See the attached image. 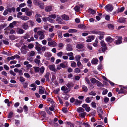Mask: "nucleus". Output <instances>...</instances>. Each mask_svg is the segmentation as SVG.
Returning a JSON list of instances; mask_svg holds the SVG:
<instances>
[{"label": "nucleus", "instance_id": "nucleus-19", "mask_svg": "<svg viewBox=\"0 0 127 127\" xmlns=\"http://www.w3.org/2000/svg\"><path fill=\"white\" fill-rule=\"evenodd\" d=\"M76 48L78 49H81L84 47V45L81 44H77L76 46Z\"/></svg>", "mask_w": 127, "mask_h": 127}, {"label": "nucleus", "instance_id": "nucleus-11", "mask_svg": "<svg viewBox=\"0 0 127 127\" xmlns=\"http://www.w3.org/2000/svg\"><path fill=\"white\" fill-rule=\"evenodd\" d=\"M66 50L67 51H71L73 50L72 46L70 44H68L66 48Z\"/></svg>", "mask_w": 127, "mask_h": 127}, {"label": "nucleus", "instance_id": "nucleus-61", "mask_svg": "<svg viewBox=\"0 0 127 127\" xmlns=\"http://www.w3.org/2000/svg\"><path fill=\"white\" fill-rule=\"evenodd\" d=\"M90 95L95 96L96 95V93L93 91H92L89 93Z\"/></svg>", "mask_w": 127, "mask_h": 127}, {"label": "nucleus", "instance_id": "nucleus-41", "mask_svg": "<svg viewBox=\"0 0 127 127\" xmlns=\"http://www.w3.org/2000/svg\"><path fill=\"white\" fill-rule=\"evenodd\" d=\"M35 54V53L33 51H31L30 53V56L32 57L34 56Z\"/></svg>", "mask_w": 127, "mask_h": 127}, {"label": "nucleus", "instance_id": "nucleus-17", "mask_svg": "<svg viewBox=\"0 0 127 127\" xmlns=\"http://www.w3.org/2000/svg\"><path fill=\"white\" fill-rule=\"evenodd\" d=\"M50 73L49 72H47L44 75V77L46 79V80L47 81H49V76L50 75Z\"/></svg>", "mask_w": 127, "mask_h": 127}, {"label": "nucleus", "instance_id": "nucleus-9", "mask_svg": "<svg viewBox=\"0 0 127 127\" xmlns=\"http://www.w3.org/2000/svg\"><path fill=\"white\" fill-rule=\"evenodd\" d=\"M61 90L64 91V92L65 93H68L70 91V90L65 86H63L61 88Z\"/></svg>", "mask_w": 127, "mask_h": 127}, {"label": "nucleus", "instance_id": "nucleus-31", "mask_svg": "<svg viewBox=\"0 0 127 127\" xmlns=\"http://www.w3.org/2000/svg\"><path fill=\"white\" fill-rule=\"evenodd\" d=\"M35 72H38L40 70V68L38 67L35 66L33 67Z\"/></svg>", "mask_w": 127, "mask_h": 127}, {"label": "nucleus", "instance_id": "nucleus-12", "mask_svg": "<svg viewBox=\"0 0 127 127\" xmlns=\"http://www.w3.org/2000/svg\"><path fill=\"white\" fill-rule=\"evenodd\" d=\"M37 5H38L39 7L42 9H43L44 8V4L41 1L38 2Z\"/></svg>", "mask_w": 127, "mask_h": 127}, {"label": "nucleus", "instance_id": "nucleus-13", "mask_svg": "<svg viewBox=\"0 0 127 127\" xmlns=\"http://www.w3.org/2000/svg\"><path fill=\"white\" fill-rule=\"evenodd\" d=\"M52 6H46L45 8V11L47 12L50 11L52 10Z\"/></svg>", "mask_w": 127, "mask_h": 127}, {"label": "nucleus", "instance_id": "nucleus-28", "mask_svg": "<svg viewBox=\"0 0 127 127\" xmlns=\"http://www.w3.org/2000/svg\"><path fill=\"white\" fill-rule=\"evenodd\" d=\"M57 33L59 37L61 38L63 37L62 34V32L60 31H59L57 32Z\"/></svg>", "mask_w": 127, "mask_h": 127}, {"label": "nucleus", "instance_id": "nucleus-25", "mask_svg": "<svg viewBox=\"0 0 127 127\" xmlns=\"http://www.w3.org/2000/svg\"><path fill=\"white\" fill-rule=\"evenodd\" d=\"M88 11L89 13L92 14H94L95 13V10L91 9H89Z\"/></svg>", "mask_w": 127, "mask_h": 127}, {"label": "nucleus", "instance_id": "nucleus-60", "mask_svg": "<svg viewBox=\"0 0 127 127\" xmlns=\"http://www.w3.org/2000/svg\"><path fill=\"white\" fill-rule=\"evenodd\" d=\"M49 26V25L48 24H45L44 26V29L45 30H47L48 29Z\"/></svg>", "mask_w": 127, "mask_h": 127}, {"label": "nucleus", "instance_id": "nucleus-3", "mask_svg": "<svg viewBox=\"0 0 127 127\" xmlns=\"http://www.w3.org/2000/svg\"><path fill=\"white\" fill-rule=\"evenodd\" d=\"M118 38V39L115 40V43L116 45H118L122 43V37L116 36Z\"/></svg>", "mask_w": 127, "mask_h": 127}, {"label": "nucleus", "instance_id": "nucleus-63", "mask_svg": "<svg viewBox=\"0 0 127 127\" xmlns=\"http://www.w3.org/2000/svg\"><path fill=\"white\" fill-rule=\"evenodd\" d=\"M25 80V79L22 77H21L20 78V81L21 82H24Z\"/></svg>", "mask_w": 127, "mask_h": 127}, {"label": "nucleus", "instance_id": "nucleus-33", "mask_svg": "<svg viewBox=\"0 0 127 127\" xmlns=\"http://www.w3.org/2000/svg\"><path fill=\"white\" fill-rule=\"evenodd\" d=\"M75 11L77 12H79L80 11V7L78 6H76L74 8Z\"/></svg>", "mask_w": 127, "mask_h": 127}, {"label": "nucleus", "instance_id": "nucleus-46", "mask_svg": "<svg viewBox=\"0 0 127 127\" xmlns=\"http://www.w3.org/2000/svg\"><path fill=\"white\" fill-rule=\"evenodd\" d=\"M74 72L75 73H78L80 72V70L79 68H76L74 70Z\"/></svg>", "mask_w": 127, "mask_h": 127}, {"label": "nucleus", "instance_id": "nucleus-18", "mask_svg": "<svg viewBox=\"0 0 127 127\" xmlns=\"http://www.w3.org/2000/svg\"><path fill=\"white\" fill-rule=\"evenodd\" d=\"M125 9V8L124 7H122L121 8H118L117 11V12L118 13L119 12H121L123 11Z\"/></svg>", "mask_w": 127, "mask_h": 127}, {"label": "nucleus", "instance_id": "nucleus-38", "mask_svg": "<svg viewBox=\"0 0 127 127\" xmlns=\"http://www.w3.org/2000/svg\"><path fill=\"white\" fill-rule=\"evenodd\" d=\"M82 101L80 100H78V99H77L75 101V104L76 105H80L82 103Z\"/></svg>", "mask_w": 127, "mask_h": 127}, {"label": "nucleus", "instance_id": "nucleus-10", "mask_svg": "<svg viewBox=\"0 0 127 127\" xmlns=\"http://www.w3.org/2000/svg\"><path fill=\"white\" fill-rule=\"evenodd\" d=\"M98 60L96 58H94L91 61V63L92 64L95 65L98 63Z\"/></svg>", "mask_w": 127, "mask_h": 127}, {"label": "nucleus", "instance_id": "nucleus-5", "mask_svg": "<svg viewBox=\"0 0 127 127\" xmlns=\"http://www.w3.org/2000/svg\"><path fill=\"white\" fill-rule=\"evenodd\" d=\"M60 65L61 67L63 68L67 67L68 66V62H65L61 63L60 64Z\"/></svg>", "mask_w": 127, "mask_h": 127}, {"label": "nucleus", "instance_id": "nucleus-20", "mask_svg": "<svg viewBox=\"0 0 127 127\" xmlns=\"http://www.w3.org/2000/svg\"><path fill=\"white\" fill-rule=\"evenodd\" d=\"M97 112L99 113V114L100 115H102L103 114V112L102 109L100 107L97 108Z\"/></svg>", "mask_w": 127, "mask_h": 127}, {"label": "nucleus", "instance_id": "nucleus-27", "mask_svg": "<svg viewBox=\"0 0 127 127\" xmlns=\"http://www.w3.org/2000/svg\"><path fill=\"white\" fill-rule=\"evenodd\" d=\"M85 111L84 109L81 108H78L77 109V111L79 113H81L84 112Z\"/></svg>", "mask_w": 127, "mask_h": 127}, {"label": "nucleus", "instance_id": "nucleus-36", "mask_svg": "<svg viewBox=\"0 0 127 127\" xmlns=\"http://www.w3.org/2000/svg\"><path fill=\"white\" fill-rule=\"evenodd\" d=\"M69 33L75 32H77V30L75 29H70L68 31Z\"/></svg>", "mask_w": 127, "mask_h": 127}, {"label": "nucleus", "instance_id": "nucleus-7", "mask_svg": "<svg viewBox=\"0 0 127 127\" xmlns=\"http://www.w3.org/2000/svg\"><path fill=\"white\" fill-rule=\"evenodd\" d=\"M57 43L54 41H49L48 42V45L49 46H53V47H55L57 46Z\"/></svg>", "mask_w": 127, "mask_h": 127}, {"label": "nucleus", "instance_id": "nucleus-50", "mask_svg": "<svg viewBox=\"0 0 127 127\" xmlns=\"http://www.w3.org/2000/svg\"><path fill=\"white\" fill-rule=\"evenodd\" d=\"M35 49L38 51L39 53H41V52H40V51L41 49L40 47L38 46H36L35 47Z\"/></svg>", "mask_w": 127, "mask_h": 127}, {"label": "nucleus", "instance_id": "nucleus-42", "mask_svg": "<svg viewBox=\"0 0 127 127\" xmlns=\"http://www.w3.org/2000/svg\"><path fill=\"white\" fill-rule=\"evenodd\" d=\"M45 70V68L43 66H42L40 68V73L42 74L44 72Z\"/></svg>", "mask_w": 127, "mask_h": 127}, {"label": "nucleus", "instance_id": "nucleus-44", "mask_svg": "<svg viewBox=\"0 0 127 127\" xmlns=\"http://www.w3.org/2000/svg\"><path fill=\"white\" fill-rule=\"evenodd\" d=\"M1 81L3 82L4 84H7L8 83V81H7L6 79L5 78H2L1 80Z\"/></svg>", "mask_w": 127, "mask_h": 127}, {"label": "nucleus", "instance_id": "nucleus-8", "mask_svg": "<svg viewBox=\"0 0 127 127\" xmlns=\"http://www.w3.org/2000/svg\"><path fill=\"white\" fill-rule=\"evenodd\" d=\"M45 91V90L44 88L41 86L39 87V93L41 95L43 94Z\"/></svg>", "mask_w": 127, "mask_h": 127}, {"label": "nucleus", "instance_id": "nucleus-35", "mask_svg": "<svg viewBox=\"0 0 127 127\" xmlns=\"http://www.w3.org/2000/svg\"><path fill=\"white\" fill-rule=\"evenodd\" d=\"M100 43L101 45L102 46L105 47L106 46V44L103 40H102L100 41Z\"/></svg>", "mask_w": 127, "mask_h": 127}, {"label": "nucleus", "instance_id": "nucleus-16", "mask_svg": "<svg viewBox=\"0 0 127 127\" xmlns=\"http://www.w3.org/2000/svg\"><path fill=\"white\" fill-rule=\"evenodd\" d=\"M114 40V39L112 38L110 36L107 37L105 39L106 40L107 42H108L110 43L112 42Z\"/></svg>", "mask_w": 127, "mask_h": 127}, {"label": "nucleus", "instance_id": "nucleus-43", "mask_svg": "<svg viewBox=\"0 0 127 127\" xmlns=\"http://www.w3.org/2000/svg\"><path fill=\"white\" fill-rule=\"evenodd\" d=\"M90 80L91 82L93 84L95 83H96L97 81V80H96L95 78H92Z\"/></svg>", "mask_w": 127, "mask_h": 127}, {"label": "nucleus", "instance_id": "nucleus-55", "mask_svg": "<svg viewBox=\"0 0 127 127\" xmlns=\"http://www.w3.org/2000/svg\"><path fill=\"white\" fill-rule=\"evenodd\" d=\"M71 66L72 67H75L76 66V64L75 62H73L71 64Z\"/></svg>", "mask_w": 127, "mask_h": 127}, {"label": "nucleus", "instance_id": "nucleus-51", "mask_svg": "<svg viewBox=\"0 0 127 127\" xmlns=\"http://www.w3.org/2000/svg\"><path fill=\"white\" fill-rule=\"evenodd\" d=\"M27 60L31 62H33V60L32 57H28L27 58Z\"/></svg>", "mask_w": 127, "mask_h": 127}, {"label": "nucleus", "instance_id": "nucleus-2", "mask_svg": "<svg viewBox=\"0 0 127 127\" xmlns=\"http://www.w3.org/2000/svg\"><path fill=\"white\" fill-rule=\"evenodd\" d=\"M104 8L108 12H111L113 10V7L111 5L108 4Z\"/></svg>", "mask_w": 127, "mask_h": 127}, {"label": "nucleus", "instance_id": "nucleus-24", "mask_svg": "<svg viewBox=\"0 0 127 127\" xmlns=\"http://www.w3.org/2000/svg\"><path fill=\"white\" fill-rule=\"evenodd\" d=\"M62 18L65 20H68L69 19L68 16L65 15H64L62 16Z\"/></svg>", "mask_w": 127, "mask_h": 127}, {"label": "nucleus", "instance_id": "nucleus-30", "mask_svg": "<svg viewBox=\"0 0 127 127\" xmlns=\"http://www.w3.org/2000/svg\"><path fill=\"white\" fill-rule=\"evenodd\" d=\"M25 32V31L22 29H19L17 31V33L20 34L23 33Z\"/></svg>", "mask_w": 127, "mask_h": 127}, {"label": "nucleus", "instance_id": "nucleus-1", "mask_svg": "<svg viewBox=\"0 0 127 127\" xmlns=\"http://www.w3.org/2000/svg\"><path fill=\"white\" fill-rule=\"evenodd\" d=\"M37 34L40 36L39 38L40 40H41L44 38L45 35L44 34L43 32L39 31L37 32Z\"/></svg>", "mask_w": 127, "mask_h": 127}, {"label": "nucleus", "instance_id": "nucleus-21", "mask_svg": "<svg viewBox=\"0 0 127 127\" xmlns=\"http://www.w3.org/2000/svg\"><path fill=\"white\" fill-rule=\"evenodd\" d=\"M20 18L22 20L25 21L28 20L29 19V18L28 17L25 16H21L20 17Z\"/></svg>", "mask_w": 127, "mask_h": 127}, {"label": "nucleus", "instance_id": "nucleus-62", "mask_svg": "<svg viewBox=\"0 0 127 127\" xmlns=\"http://www.w3.org/2000/svg\"><path fill=\"white\" fill-rule=\"evenodd\" d=\"M98 42V41L96 40L95 41V42L93 44V45L94 47H97V43Z\"/></svg>", "mask_w": 127, "mask_h": 127}, {"label": "nucleus", "instance_id": "nucleus-14", "mask_svg": "<svg viewBox=\"0 0 127 127\" xmlns=\"http://www.w3.org/2000/svg\"><path fill=\"white\" fill-rule=\"evenodd\" d=\"M22 28L25 30L28 29L29 28L28 25L26 23H24L22 25Z\"/></svg>", "mask_w": 127, "mask_h": 127}, {"label": "nucleus", "instance_id": "nucleus-52", "mask_svg": "<svg viewBox=\"0 0 127 127\" xmlns=\"http://www.w3.org/2000/svg\"><path fill=\"white\" fill-rule=\"evenodd\" d=\"M49 17H47V18L43 17L42 18L43 21L45 22H46L47 21L49 20Z\"/></svg>", "mask_w": 127, "mask_h": 127}, {"label": "nucleus", "instance_id": "nucleus-37", "mask_svg": "<svg viewBox=\"0 0 127 127\" xmlns=\"http://www.w3.org/2000/svg\"><path fill=\"white\" fill-rule=\"evenodd\" d=\"M40 114L44 117H45L46 116V114L44 111H41L40 112Z\"/></svg>", "mask_w": 127, "mask_h": 127}, {"label": "nucleus", "instance_id": "nucleus-23", "mask_svg": "<svg viewBox=\"0 0 127 127\" xmlns=\"http://www.w3.org/2000/svg\"><path fill=\"white\" fill-rule=\"evenodd\" d=\"M96 84L97 85V86L98 87H103L104 86V85L101 83L100 82L97 81L96 82Z\"/></svg>", "mask_w": 127, "mask_h": 127}, {"label": "nucleus", "instance_id": "nucleus-15", "mask_svg": "<svg viewBox=\"0 0 127 127\" xmlns=\"http://www.w3.org/2000/svg\"><path fill=\"white\" fill-rule=\"evenodd\" d=\"M126 18H121L118 20V22L119 23H125L126 22Z\"/></svg>", "mask_w": 127, "mask_h": 127}, {"label": "nucleus", "instance_id": "nucleus-39", "mask_svg": "<svg viewBox=\"0 0 127 127\" xmlns=\"http://www.w3.org/2000/svg\"><path fill=\"white\" fill-rule=\"evenodd\" d=\"M30 37V35L27 33L26 34L24 35L23 36V38L25 39H27L29 38Z\"/></svg>", "mask_w": 127, "mask_h": 127}, {"label": "nucleus", "instance_id": "nucleus-64", "mask_svg": "<svg viewBox=\"0 0 127 127\" xmlns=\"http://www.w3.org/2000/svg\"><path fill=\"white\" fill-rule=\"evenodd\" d=\"M85 101L87 103H90L91 102V100L89 97H87L85 99Z\"/></svg>", "mask_w": 127, "mask_h": 127}, {"label": "nucleus", "instance_id": "nucleus-53", "mask_svg": "<svg viewBox=\"0 0 127 127\" xmlns=\"http://www.w3.org/2000/svg\"><path fill=\"white\" fill-rule=\"evenodd\" d=\"M34 40V39L33 36H32L31 37L30 39H28L27 40L29 42H30L31 41H33Z\"/></svg>", "mask_w": 127, "mask_h": 127}, {"label": "nucleus", "instance_id": "nucleus-59", "mask_svg": "<svg viewBox=\"0 0 127 127\" xmlns=\"http://www.w3.org/2000/svg\"><path fill=\"white\" fill-rule=\"evenodd\" d=\"M40 1L39 0H34L33 3L35 5H37L38 2Z\"/></svg>", "mask_w": 127, "mask_h": 127}, {"label": "nucleus", "instance_id": "nucleus-34", "mask_svg": "<svg viewBox=\"0 0 127 127\" xmlns=\"http://www.w3.org/2000/svg\"><path fill=\"white\" fill-rule=\"evenodd\" d=\"M82 89L83 90L84 92H86L88 90V89L87 87L85 85H83Z\"/></svg>", "mask_w": 127, "mask_h": 127}, {"label": "nucleus", "instance_id": "nucleus-47", "mask_svg": "<svg viewBox=\"0 0 127 127\" xmlns=\"http://www.w3.org/2000/svg\"><path fill=\"white\" fill-rule=\"evenodd\" d=\"M34 62L38 64H39L40 63V60L37 59H35L34 60Z\"/></svg>", "mask_w": 127, "mask_h": 127}, {"label": "nucleus", "instance_id": "nucleus-48", "mask_svg": "<svg viewBox=\"0 0 127 127\" xmlns=\"http://www.w3.org/2000/svg\"><path fill=\"white\" fill-rule=\"evenodd\" d=\"M49 17L53 19H55L56 17V15L55 14H51L49 15Z\"/></svg>", "mask_w": 127, "mask_h": 127}, {"label": "nucleus", "instance_id": "nucleus-58", "mask_svg": "<svg viewBox=\"0 0 127 127\" xmlns=\"http://www.w3.org/2000/svg\"><path fill=\"white\" fill-rule=\"evenodd\" d=\"M23 111L22 108L21 107H20V109H17V112H18L21 113Z\"/></svg>", "mask_w": 127, "mask_h": 127}, {"label": "nucleus", "instance_id": "nucleus-54", "mask_svg": "<svg viewBox=\"0 0 127 127\" xmlns=\"http://www.w3.org/2000/svg\"><path fill=\"white\" fill-rule=\"evenodd\" d=\"M104 34V32H102V34L100 35L99 37V39L100 40H101L104 38V37L103 35Z\"/></svg>", "mask_w": 127, "mask_h": 127}, {"label": "nucleus", "instance_id": "nucleus-56", "mask_svg": "<svg viewBox=\"0 0 127 127\" xmlns=\"http://www.w3.org/2000/svg\"><path fill=\"white\" fill-rule=\"evenodd\" d=\"M75 58H76L77 61H79L81 58L80 56L79 55H76L75 57Z\"/></svg>", "mask_w": 127, "mask_h": 127}, {"label": "nucleus", "instance_id": "nucleus-32", "mask_svg": "<svg viewBox=\"0 0 127 127\" xmlns=\"http://www.w3.org/2000/svg\"><path fill=\"white\" fill-rule=\"evenodd\" d=\"M78 27L79 28L83 29H85L86 28V27L83 24L79 25H78Z\"/></svg>", "mask_w": 127, "mask_h": 127}, {"label": "nucleus", "instance_id": "nucleus-4", "mask_svg": "<svg viewBox=\"0 0 127 127\" xmlns=\"http://www.w3.org/2000/svg\"><path fill=\"white\" fill-rule=\"evenodd\" d=\"M48 67L50 70L55 72L57 71V70L56 69L55 66L54 64L49 65L48 66Z\"/></svg>", "mask_w": 127, "mask_h": 127}, {"label": "nucleus", "instance_id": "nucleus-29", "mask_svg": "<svg viewBox=\"0 0 127 127\" xmlns=\"http://www.w3.org/2000/svg\"><path fill=\"white\" fill-rule=\"evenodd\" d=\"M27 22L30 23V25L31 27H33L35 25V23L32 20L28 21Z\"/></svg>", "mask_w": 127, "mask_h": 127}, {"label": "nucleus", "instance_id": "nucleus-26", "mask_svg": "<svg viewBox=\"0 0 127 127\" xmlns=\"http://www.w3.org/2000/svg\"><path fill=\"white\" fill-rule=\"evenodd\" d=\"M26 47V46H24V47L23 48L21 49V51L22 53L24 54H26V52L25 50V49H26L25 47Z\"/></svg>", "mask_w": 127, "mask_h": 127}, {"label": "nucleus", "instance_id": "nucleus-22", "mask_svg": "<svg viewBox=\"0 0 127 127\" xmlns=\"http://www.w3.org/2000/svg\"><path fill=\"white\" fill-rule=\"evenodd\" d=\"M52 54L51 53L49 52H46L44 54V56L47 57H49L51 56Z\"/></svg>", "mask_w": 127, "mask_h": 127}, {"label": "nucleus", "instance_id": "nucleus-45", "mask_svg": "<svg viewBox=\"0 0 127 127\" xmlns=\"http://www.w3.org/2000/svg\"><path fill=\"white\" fill-rule=\"evenodd\" d=\"M13 114V113L11 111L8 114V118L10 119L12 117V115Z\"/></svg>", "mask_w": 127, "mask_h": 127}, {"label": "nucleus", "instance_id": "nucleus-49", "mask_svg": "<svg viewBox=\"0 0 127 127\" xmlns=\"http://www.w3.org/2000/svg\"><path fill=\"white\" fill-rule=\"evenodd\" d=\"M108 26L109 28L111 29H113L114 28V26L111 24H109L108 25Z\"/></svg>", "mask_w": 127, "mask_h": 127}, {"label": "nucleus", "instance_id": "nucleus-40", "mask_svg": "<svg viewBox=\"0 0 127 127\" xmlns=\"http://www.w3.org/2000/svg\"><path fill=\"white\" fill-rule=\"evenodd\" d=\"M86 114V112H83L81 114H79V116L82 118H83L84 117Z\"/></svg>", "mask_w": 127, "mask_h": 127}, {"label": "nucleus", "instance_id": "nucleus-6", "mask_svg": "<svg viewBox=\"0 0 127 127\" xmlns=\"http://www.w3.org/2000/svg\"><path fill=\"white\" fill-rule=\"evenodd\" d=\"M82 107L85 108L86 111L87 112H89L91 110L90 107L88 106L87 104H84L82 105Z\"/></svg>", "mask_w": 127, "mask_h": 127}, {"label": "nucleus", "instance_id": "nucleus-57", "mask_svg": "<svg viewBox=\"0 0 127 127\" xmlns=\"http://www.w3.org/2000/svg\"><path fill=\"white\" fill-rule=\"evenodd\" d=\"M26 13V15L28 16H31L32 15V13L30 11H28Z\"/></svg>", "mask_w": 127, "mask_h": 127}]
</instances>
